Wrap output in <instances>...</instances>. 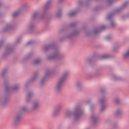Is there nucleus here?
Segmentation results:
<instances>
[{
    "label": "nucleus",
    "mask_w": 129,
    "mask_h": 129,
    "mask_svg": "<svg viewBox=\"0 0 129 129\" xmlns=\"http://www.w3.org/2000/svg\"><path fill=\"white\" fill-rule=\"evenodd\" d=\"M85 114L84 110L82 109L81 106L77 105L74 107L73 111L68 110L66 113V116L67 118H70L73 115L75 121H78L80 120L81 116Z\"/></svg>",
    "instance_id": "1"
},
{
    "label": "nucleus",
    "mask_w": 129,
    "mask_h": 129,
    "mask_svg": "<svg viewBox=\"0 0 129 129\" xmlns=\"http://www.w3.org/2000/svg\"><path fill=\"white\" fill-rule=\"evenodd\" d=\"M4 85L5 93L4 95L0 96V103L4 107L7 105L10 99L9 94L10 89L8 84L7 83H5L4 84Z\"/></svg>",
    "instance_id": "2"
},
{
    "label": "nucleus",
    "mask_w": 129,
    "mask_h": 129,
    "mask_svg": "<svg viewBox=\"0 0 129 129\" xmlns=\"http://www.w3.org/2000/svg\"><path fill=\"white\" fill-rule=\"evenodd\" d=\"M40 101L39 99L34 101L31 105V112L34 113L37 111L40 106Z\"/></svg>",
    "instance_id": "3"
},
{
    "label": "nucleus",
    "mask_w": 129,
    "mask_h": 129,
    "mask_svg": "<svg viewBox=\"0 0 129 129\" xmlns=\"http://www.w3.org/2000/svg\"><path fill=\"white\" fill-rule=\"evenodd\" d=\"M62 107L61 104L58 105L54 109L52 113V115L53 117H56L58 116L60 111Z\"/></svg>",
    "instance_id": "4"
},
{
    "label": "nucleus",
    "mask_w": 129,
    "mask_h": 129,
    "mask_svg": "<svg viewBox=\"0 0 129 129\" xmlns=\"http://www.w3.org/2000/svg\"><path fill=\"white\" fill-rule=\"evenodd\" d=\"M63 56L62 54L58 52H56L49 56L48 59L49 60L60 59L62 58Z\"/></svg>",
    "instance_id": "5"
},
{
    "label": "nucleus",
    "mask_w": 129,
    "mask_h": 129,
    "mask_svg": "<svg viewBox=\"0 0 129 129\" xmlns=\"http://www.w3.org/2000/svg\"><path fill=\"white\" fill-rule=\"evenodd\" d=\"M90 121L93 125L96 126L98 123V118L94 114H92L90 118Z\"/></svg>",
    "instance_id": "6"
},
{
    "label": "nucleus",
    "mask_w": 129,
    "mask_h": 129,
    "mask_svg": "<svg viewBox=\"0 0 129 129\" xmlns=\"http://www.w3.org/2000/svg\"><path fill=\"white\" fill-rule=\"evenodd\" d=\"M64 83V81H58L56 84L55 90L57 93L60 92L62 87Z\"/></svg>",
    "instance_id": "7"
},
{
    "label": "nucleus",
    "mask_w": 129,
    "mask_h": 129,
    "mask_svg": "<svg viewBox=\"0 0 129 129\" xmlns=\"http://www.w3.org/2000/svg\"><path fill=\"white\" fill-rule=\"evenodd\" d=\"M21 119V116L20 114H17L16 116L13 121V125L16 126Z\"/></svg>",
    "instance_id": "8"
},
{
    "label": "nucleus",
    "mask_w": 129,
    "mask_h": 129,
    "mask_svg": "<svg viewBox=\"0 0 129 129\" xmlns=\"http://www.w3.org/2000/svg\"><path fill=\"white\" fill-rule=\"evenodd\" d=\"M69 74L70 73L69 71L64 72L60 77L61 80H66Z\"/></svg>",
    "instance_id": "9"
},
{
    "label": "nucleus",
    "mask_w": 129,
    "mask_h": 129,
    "mask_svg": "<svg viewBox=\"0 0 129 129\" xmlns=\"http://www.w3.org/2000/svg\"><path fill=\"white\" fill-rule=\"evenodd\" d=\"M7 72V70H3L2 74L0 75V77L2 79V80H8V77L5 76V75Z\"/></svg>",
    "instance_id": "10"
},
{
    "label": "nucleus",
    "mask_w": 129,
    "mask_h": 129,
    "mask_svg": "<svg viewBox=\"0 0 129 129\" xmlns=\"http://www.w3.org/2000/svg\"><path fill=\"white\" fill-rule=\"evenodd\" d=\"M34 95V93L32 92H28L26 100V101L27 102H29Z\"/></svg>",
    "instance_id": "11"
},
{
    "label": "nucleus",
    "mask_w": 129,
    "mask_h": 129,
    "mask_svg": "<svg viewBox=\"0 0 129 129\" xmlns=\"http://www.w3.org/2000/svg\"><path fill=\"white\" fill-rule=\"evenodd\" d=\"M78 12V10H74L70 12L68 14V16L69 17H71L76 15Z\"/></svg>",
    "instance_id": "12"
},
{
    "label": "nucleus",
    "mask_w": 129,
    "mask_h": 129,
    "mask_svg": "<svg viewBox=\"0 0 129 129\" xmlns=\"http://www.w3.org/2000/svg\"><path fill=\"white\" fill-rule=\"evenodd\" d=\"M76 86L78 89H80L82 87V84L80 82H77L76 84Z\"/></svg>",
    "instance_id": "13"
},
{
    "label": "nucleus",
    "mask_w": 129,
    "mask_h": 129,
    "mask_svg": "<svg viewBox=\"0 0 129 129\" xmlns=\"http://www.w3.org/2000/svg\"><path fill=\"white\" fill-rule=\"evenodd\" d=\"M107 92V90L105 88H101L100 90V92L102 94H104L106 93Z\"/></svg>",
    "instance_id": "14"
},
{
    "label": "nucleus",
    "mask_w": 129,
    "mask_h": 129,
    "mask_svg": "<svg viewBox=\"0 0 129 129\" xmlns=\"http://www.w3.org/2000/svg\"><path fill=\"white\" fill-rule=\"evenodd\" d=\"M114 102L116 104H118L120 101V99L118 98H115L114 100Z\"/></svg>",
    "instance_id": "15"
},
{
    "label": "nucleus",
    "mask_w": 129,
    "mask_h": 129,
    "mask_svg": "<svg viewBox=\"0 0 129 129\" xmlns=\"http://www.w3.org/2000/svg\"><path fill=\"white\" fill-rule=\"evenodd\" d=\"M106 107L104 104H102V106L100 109V112H103L105 110Z\"/></svg>",
    "instance_id": "16"
},
{
    "label": "nucleus",
    "mask_w": 129,
    "mask_h": 129,
    "mask_svg": "<svg viewBox=\"0 0 129 129\" xmlns=\"http://www.w3.org/2000/svg\"><path fill=\"white\" fill-rule=\"evenodd\" d=\"M122 113L120 109H118L116 111L115 114L116 116H118L120 115Z\"/></svg>",
    "instance_id": "17"
},
{
    "label": "nucleus",
    "mask_w": 129,
    "mask_h": 129,
    "mask_svg": "<svg viewBox=\"0 0 129 129\" xmlns=\"http://www.w3.org/2000/svg\"><path fill=\"white\" fill-rule=\"evenodd\" d=\"M123 57L124 58H127L129 57V49L123 55Z\"/></svg>",
    "instance_id": "18"
},
{
    "label": "nucleus",
    "mask_w": 129,
    "mask_h": 129,
    "mask_svg": "<svg viewBox=\"0 0 129 129\" xmlns=\"http://www.w3.org/2000/svg\"><path fill=\"white\" fill-rule=\"evenodd\" d=\"M106 98L105 97H104L102 98L100 100V102L102 104H104V103L106 101Z\"/></svg>",
    "instance_id": "19"
},
{
    "label": "nucleus",
    "mask_w": 129,
    "mask_h": 129,
    "mask_svg": "<svg viewBox=\"0 0 129 129\" xmlns=\"http://www.w3.org/2000/svg\"><path fill=\"white\" fill-rule=\"evenodd\" d=\"M19 85H16L13 87L12 89L15 90H17L19 88Z\"/></svg>",
    "instance_id": "20"
},
{
    "label": "nucleus",
    "mask_w": 129,
    "mask_h": 129,
    "mask_svg": "<svg viewBox=\"0 0 129 129\" xmlns=\"http://www.w3.org/2000/svg\"><path fill=\"white\" fill-rule=\"evenodd\" d=\"M20 13V11H17L14 13L13 16L14 17H16L19 15Z\"/></svg>",
    "instance_id": "21"
},
{
    "label": "nucleus",
    "mask_w": 129,
    "mask_h": 129,
    "mask_svg": "<svg viewBox=\"0 0 129 129\" xmlns=\"http://www.w3.org/2000/svg\"><path fill=\"white\" fill-rule=\"evenodd\" d=\"M62 12L61 11H59L57 12L56 15V16L57 17H59L61 16Z\"/></svg>",
    "instance_id": "22"
},
{
    "label": "nucleus",
    "mask_w": 129,
    "mask_h": 129,
    "mask_svg": "<svg viewBox=\"0 0 129 129\" xmlns=\"http://www.w3.org/2000/svg\"><path fill=\"white\" fill-rule=\"evenodd\" d=\"M27 108L26 106H24L22 109V111L23 112H26L27 110Z\"/></svg>",
    "instance_id": "23"
},
{
    "label": "nucleus",
    "mask_w": 129,
    "mask_h": 129,
    "mask_svg": "<svg viewBox=\"0 0 129 129\" xmlns=\"http://www.w3.org/2000/svg\"><path fill=\"white\" fill-rule=\"evenodd\" d=\"M39 15V13L38 12H36L34 13V14L33 18V19L35 18L38 16Z\"/></svg>",
    "instance_id": "24"
},
{
    "label": "nucleus",
    "mask_w": 129,
    "mask_h": 129,
    "mask_svg": "<svg viewBox=\"0 0 129 129\" xmlns=\"http://www.w3.org/2000/svg\"><path fill=\"white\" fill-rule=\"evenodd\" d=\"M41 61V60L39 59H36L34 62V64H37L39 63Z\"/></svg>",
    "instance_id": "25"
},
{
    "label": "nucleus",
    "mask_w": 129,
    "mask_h": 129,
    "mask_svg": "<svg viewBox=\"0 0 129 129\" xmlns=\"http://www.w3.org/2000/svg\"><path fill=\"white\" fill-rule=\"evenodd\" d=\"M46 83V81H40V83L41 86H43Z\"/></svg>",
    "instance_id": "26"
},
{
    "label": "nucleus",
    "mask_w": 129,
    "mask_h": 129,
    "mask_svg": "<svg viewBox=\"0 0 129 129\" xmlns=\"http://www.w3.org/2000/svg\"><path fill=\"white\" fill-rule=\"evenodd\" d=\"M111 37L110 36H108L106 38V40H108L109 39H111Z\"/></svg>",
    "instance_id": "27"
},
{
    "label": "nucleus",
    "mask_w": 129,
    "mask_h": 129,
    "mask_svg": "<svg viewBox=\"0 0 129 129\" xmlns=\"http://www.w3.org/2000/svg\"><path fill=\"white\" fill-rule=\"evenodd\" d=\"M94 106H91L90 107V109L91 110H92L94 109Z\"/></svg>",
    "instance_id": "28"
},
{
    "label": "nucleus",
    "mask_w": 129,
    "mask_h": 129,
    "mask_svg": "<svg viewBox=\"0 0 129 129\" xmlns=\"http://www.w3.org/2000/svg\"><path fill=\"white\" fill-rule=\"evenodd\" d=\"M118 127V125L117 124H115L113 125V127L115 128H116Z\"/></svg>",
    "instance_id": "29"
},
{
    "label": "nucleus",
    "mask_w": 129,
    "mask_h": 129,
    "mask_svg": "<svg viewBox=\"0 0 129 129\" xmlns=\"http://www.w3.org/2000/svg\"><path fill=\"white\" fill-rule=\"evenodd\" d=\"M91 102V101L90 100H88L87 101V102H86V103L87 104H89V103H90Z\"/></svg>",
    "instance_id": "30"
},
{
    "label": "nucleus",
    "mask_w": 129,
    "mask_h": 129,
    "mask_svg": "<svg viewBox=\"0 0 129 129\" xmlns=\"http://www.w3.org/2000/svg\"><path fill=\"white\" fill-rule=\"evenodd\" d=\"M115 25V23L113 22H111V25L112 26H113L114 25Z\"/></svg>",
    "instance_id": "31"
},
{
    "label": "nucleus",
    "mask_w": 129,
    "mask_h": 129,
    "mask_svg": "<svg viewBox=\"0 0 129 129\" xmlns=\"http://www.w3.org/2000/svg\"><path fill=\"white\" fill-rule=\"evenodd\" d=\"M47 76H45L43 77V78L44 79V80H45L47 78Z\"/></svg>",
    "instance_id": "32"
},
{
    "label": "nucleus",
    "mask_w": 129,
    "mask_h": 129,
    "mask_svg": "<svg viewBox=\"0 0 129 129\" xmlns=\"http://www.w3.org/2000/svg\"><path fill=\"white\" fill-rule=\"evenodd\" d=\"M108 56L106 55H105L103 56V57L104 58H107Z\"/></svg>",
    "instance_id": "33"
},
{
    "label": "nucleus",
    "mask_w": 129,
    "mask_h": 129,
    "mask_svg": "<svg viewBox=\"0 0 129 129\" xmlns=\"http://www.w3.org/2000/svg\"><path fill=\"white\" fill-rule=\"evenodd\" d=\"M105 26H103L102 27V29H105Z\"/></svg>",
    "instance_id": "34"
},
{
    "label": "nucleus",
    "mask_w": 129,
    "mask_h": 129,
    "mask_svg": "<svg viewBox=\"0 0 129 129\" xmlns=\"http://www.w3.org/2000/svg\"><path fill=\"white\" fill-rule=\"evenodd\" d=\"M63 0H59V2H62L63 1Z\"/></svg>",
    "instance_id": "35"
},
{
    "label": "nucleus",
    "mask_w": 129,
    "mask_h": 129,
    "mask_svg": "<svg viewBox=\"0 0 129 129\" xmlns=\"http://www.w3.org/2000/svg\"><path fill=\"white\" fill-rule=\"evenodd\" d=\"M110 18V16H108V17H107V18L108 19H109V18Z\"/></svg>",
    "instance_id": "36"
},
{
    "label": "nucleus",
    "mask_w": 129,
    "mask_h": 129,
    "mask_svg": "<svg viewBox=\"0 0 129 129\" xmlns=\"http://www.w3.org/2000/svg\"><path fill=\"white\" fill-rule=\"evenodd\" d=\"M47 47H46V48H45V50H46L47 49Z\"/></svg>",
    "instance_id": "37"
},
{
    "label": "nucleus",
    "mask_w": 129,
    "mask_h": 129,
    "mask_svg": "<svg viewBox=\"0 0 129 129\" xmlns=\"http://www.w3.org/2000/svg\"><path fill=\"white\" fill-rule=\"evenodd\" d=\"M95 32L96 33V31H95Z\"/></svg>",
    "instance_id": "38"
}]
</instances>
